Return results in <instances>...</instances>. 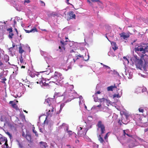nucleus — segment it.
I'll use <instances>...</instances> for the list:
<instances>
[{"instance_id":"1","label":"nucleus","mask_w":148,"mask_h":148,"mask_svg":"<svg viewBox=\"0 0 148 148\" xmlns=\"http://www.w3.org/2000/svg\"><path fill=\"white\" fill-rule=\"evenodd\" d=\"M97 126L98 129H100L101 135H102L105 133V127L101 121H98L97 125Z\"/></svg>"},{"instance_id":"2","label":"nucleus","mask_w":148,"mask_h":148,"mask_svg":"<svg viewBox=\"0 0 148 148\" xmlns=\"http://www.w3.org/2000/svg\"><path fill=\"white\" fill-rule=\"evenodd\" d=\"M134 60L136 67L141 69L143 66V60L139 59H134Z\"/></svg>"},{"instance_id":"3","label":"nucleus","mask_w":148,"mask_h":148,"mask_svg":"<svg viewBox=\"0 0 148 148\" xmlns=\"http://www.w3.org/2000/svg\"><path fill=\"white\" fill-rule=\"evenodd\" d=\"M144 46H143L142 45L139 44L137 47H136L135 48V51L136 52L137 51H141L143 54V51H144Z\"/></svg>"},{"instance_id":"4","label":"nucleus","mask_w":148,"mask_h":148,"mask_svg":"<svg viewBox=\"0 0 148 148\" xmlns=\"http://www.w3.org/2000/svg\"><path fill=\"white\" fill-rule=\"evenodd\" d=\"M119 35L121 37H122L124 40H126L130 37V35L129 34H126V33L124 32H123L119 34Z\"/></svg>"},{"instance_id":"5","label":"nucleus","mask_w":148,"mask_h":148,"mask_svg":"<svg viewBox=\"0 0 148 148\" xmlns=\"http://www.w3.org/2000/svg\"><path fill=\"white\" fill-rule=\"evenodd\" d=\"M54 108L52 105H49L48 106L47 110V114L49 115L50 114V112H53L54 111Z\"/></svg>"},{"instance_id":"6","label":"nucleus","mask_w":148,"mask_h":148,"mask_svg":"<svg viewBox=\"0 0 148 148\" xmlns=\"http://www.w3.org/2000/svg\"><path fill=\"white\" fill-rule=\"evenodd\" d=\"M68 15L69 16V18H67V20L70 19H71L75 18V15L74 14L73 11H70L68 13Z\"/></svg>"},{"instance_id":"7","label":"nucleus","mask_w":148,"mask_h":148,"mask_svg":"<svg viewBox=\"0 0 148 148\" xmlns=\"http://www.w3.org/2000/svg\"><path fill=\"white\" fill-rule=\"evenodd\" d=\"M5 26L3 25L0 26V33L2 34L3 35L5 34Z\"/></svg>"},{"instance_id":"8","label":"nucleus","mask_w":148,"mask_h":148,"mask_svg":"<svg viewBox=\"0 0 148 148\" xmlns=\"http://www.w3.org/2000/svg\"><path fill=\"white\" fill-rule=\"evenodd\" d=\"M58 14L57 13L53 12H50L48 14V16L49 17H55V16H58Z\"/></svg>"},{"instance_id":"9","label":"nucleus","mask_w":148,"mask_h":148,"mask_svg":"<svg viewBox=\"0 0 148 148\" xmlns=\"http://www.w3.org/2000/svg\"><path fill=\"white\" fill-rule=\"evenodd\" d=\"M133 140V142L131 141L129 145V147L130 148H132L136 146L135 143L136 142V140L134 139Z\"/></svg>"},{"instance_id":"10","label":"nucleus","mask_w":148,"mask_h":148,"mask_svg":"<svg viewBox=\"0 0 148 148\" xmlns=\"http://www.w3.org/2000/svg\"><path fill=\"white\" fill-rule=\"evenodd\" d=\"M146 52H148V46L145 47H144L143 54H142L140 56L142 58H143L146 55V54L145 55Z\"/></svg>"},{"instance_id":"11","label":"nucleus","mask_w":148,"mask_h":148,"mask_svg":"<svg viewBox=\"0 0 148 148\" xmlns=\"http://www.w3.org/2000/svg\"><path fill=\"white\" fill-rule=\"evenodd\" d=\"M25 32L27 33H29L31 32H37V29L36 27H34L33 29H31L30 30H28L25 29Z\"/></svg>"},{"instance_id":"12","label":"nucleus","mask_w":148,"mask_h":148,"mask_svg":"<svg viewBox=\"0 0 148 148\" xmlns=\"http://www.w3.org/2000/svg\"><path fill=\"white\" fill-rule=\"evenodd\" d=\"M62 76V74L59 73L58 71H56L55 73L54 76V77H60L61 79V76Z\"/></svg>"},{"instance_id":"13","label":"nucleus","mask_w":148,"mask_h":148,"mask_svg":"<svg viewBox=\"0 0 148 148\" xmlns=\"http://www.w3.org/2000/svg\"><path fill=\"white\" fill-rule=\"evenodd\" d=\"M39 143L42 145V147L45 148L47 147V144L45 142L41 141Z\"/></svg>"},{"instance_id":"14","label":"nucleus","mask_w":148,"mask_h":148,"mask_svg":"<svg viewBox=\"0 0 148 148\" xmlns=\"http://www.w3.org/2000/svg\"><path fill=\"white\" fill-rule=\"evenodd\" d=\"M68 128H67L66 129V130L67 131V132L68 133V135L69 137H71V136L73 134L76 135L75 134L74 132H72L71 131L68 130Z\"/></svg>"},{"instance_id":"15","label":"nucleus","mask_w":148,"mask_h":148,"mask_svg":"<svg viewBox=\"0 0 148 148\" xmlns=\"http://www.w3.org/2000/svg\"><path fill=\"white\" fill-rule=\"evenodd\" d=\"M116 88V86H108L107 88V89L108 91H112L113 89L114 88Z\"/></svg>"},{"instance_id":"16","label":"nucleus","mask_w":148,"mask_h":148,"mask_svg":"<svg viewBox=\"0 0 148 148\" xmlns=\"http://www.w3.org/2000/svg\"><path fill=\"white\" fill-rule=\"evenodd\" d=\"M102 136V135H99V137L98 140L101 143H103L104 142V141L103 140V138L101 136Z\"/></svg>"},{"instance_id":"17","label":"nucleus","mask_w":148,"mask_h":148,"mask_svg":"<svg viewBox=\"0 0 148 148\" xmlns=\"http://www.w3.org/2000/svg\"><path fill=\"white\" fill-rule=\"evenodd\" d=\"M19 52L21 55H22V53L24 52V51L22 49L21 46H20L18 47Z\"/></svg>"},{"instance_id":"18","label":"nucleus","mask_w":148,"mask_h":148,"mask_svg":"<svg viewBox=\"0 0 148 148\" xmlns=\"http://www.w3.org/2000/svg\"><path fill=\"white\" fill-rule=\"evenodd\" d=\"M11 106L13 108L16 110H18V109L17 106L15 103L12 104L11 105Z\"/></svg>"},{"instance_id":"19","label":"nucleus","mask_w":148,"mask_h":148,"mask_svg":"<svg viewBox=\"0 0 148 148\" xmlns=\"http://www.w3.org/2000/svg\"><path fill=\"white\" fill-rule=\"evenodd\" d=\"M35 127L33 126L32 127V131L35 134V135L37 136H38V134L37 132L36 131V130H35Z\"/></svg>"},{"instance_id":"20","label":"nucleus","mask_w":148,"mask_h":148,"mask_svg":"<svg viewBox=\"0 0 148 148\" xmlns=\"http://www.w3.org/2000/svg\"><path fill=\"white\" fill-rule=\"evenodd\" d=\"M26 138L28 141H30L31 140V136L29 135H27L26 136Z\"/></svg>"},{"instance_id":"21","label":"nucleus","mask_w":148,"mask_h":148,"mask_svg":"<svg viewBox=\"0 0 148 148\" xmlns=\"http://www.w3.org/2000/svg\"><path fill=\"white\" fill-rule=\"evenodd\" d=\"M45 104H47L48 105V106L50 105H51L50 103V100L48 99H46L45 100Z\"/></svg>"},{"instance_id":"22","label":"nucleus","mask_w":148,"mask_h":148,"mask_svg":"<svg viewBox=\"0 0 148 148\" xmlns=\"http://www.w3.org/2000/svg\"><path fill=\"white\" fill-rule=\"evenodd\" d=\"M3 140H4V141L5 142V145L6 146V147L5 148H8V145L7 143V138H3Z\"/></svg>"},{"instance_id":"23","label":"nucleus","mask_w":148,"mask_h":148,"mask_svg":"<svg viewBox=\"0 0 148 148\" xmlns=\"http://www.w3.org/2000/svg\"><path fill=\"white\" fill-rule=\"evenodd\" d=\"M60 42L61 44V47L64 50H65V48L64 47V42H62V41H60Z\"/></svg>"},{"instance_id":"24","label":"nucleus","mask_w":148,"mask_h":148,"mask_svg":"<svg viewBox=\"0 0 148 148\" xmlns=\"http://www.w3.org/2000/svg\"><path fill=\"white\" fill-rule=\"evenodd\" d=\"M51 82H49V84L48 83H46V82H42V85L44 86H49V84Z\"/></svg>"},{"instance_id":"25","label":"nucleus","mask_w":148,"mask_h":148,"mask_svg":"<svg viewBox=\"0 0 148 148\" xmlns=\"http://www.w3.org/2000/svg\"><path fill=\"white\" fill-rule=\"evenodd\" d=\"M19 60H20V62L21 63H24V62H23V57H22V55H21L20 58L19 59Z\"/></svg>"},{"instance_id":"26","label":"nucleus","mask_w":148,"mask_h":148,"mask_svg":"<svg viewBox=\"0 0 148 148\" xmlns=\"http://www.w3.org/2000/svg\"><path fill=\"white\" fill-rule=\"evenodd\" d=\"M14 35V34L13 33H9V34L8 36V37L10 39H12V38L13 36Z\"/></svg>"},{"instance_id":"27","label":"nucleus","mask_w":148,"mask_h":148,"mask_svg":"<svg viewBox=\"0 0 148 148\" xmlns=\"http://www.w3.org/2000/svg\"><path fill=\"white\" fill-rule=\"evenodd\" d=\"M0 79H1V82L3 83H5V82L6 80V79L5 78H0Z\"/></svg>"},{"instance_id":"28","label":"nucleus","mask_w":148,"mask_h":148,"mask_svg":"<svg viewBox=\"0 0 148 148\" xmlns=\"http://www.w3.org/2000/svg\"><path fill=\"white\" fill-rule=\"evenodd\" d=\"M65 104L64 103H62L61 104L60 106V109L59 111L60 112L62 110V108L64 107V106H65Z\"/></svg>"},{"instance_id":"29","label":"nucleus","mask_w":148,"mask_h":148,"mask_svg":"<svg viewBox=\"0 0 148 148\" xmlns=\"http://www.w3.org/2000/svg\"><path fill=\"white\" fill-rule=\"evenodd\" d=\"M113 98L117 97V98H119L120 97V95H119V94H115L113 95Z\"/></svg>"},{"instance_id":"30","label":"nucleus","mask_w":148,"mask_h":148,"mask_svg":"<svg viewBox=\"0 0 148 148\" xmlns=\"http://www.w3.org/2000/svg\"><path fill=\"white\" fill-rule=\"evenodd\" d=\"M7 30L9 31V33H12L13 32L12 28V27H10L7 29Z\"/></svg>"},{"instance_id":"31","label":"nucleus","mask_w":148,"mask_h":148,"mask_svg":"<svg viewBox=\"0 0 148 148\" xmlns=\"http://www.w3.org/2000/svg\"><path fill=\"white\" fill-rule=\"evenodd\" d=\"M15 47V44H14V43H13V44H12V47H10L9 48V49H8L9 50V51H10V52H11V50L14 47Z\"/></svg>"},{"instance_id":"32","label":"nucleus","mask_w":148,"mask_h":148,"mask_svg":"<svg viewBox=\"0 0 148 148\" xmlns=\"http://www.w3.org/2000/svg\"><path fill=\"white\" fill-rule=\"evenodd\" d=\"M109 41L110 42L111 44L112 45L114 46H116V44L115 42H113V41H111L110 40Z\"/></svg>"},{"instance_id":"33","label":"nucleus","mask_w":148,"mask_h":148,"mask_svg":"<svg viewBox=\"0 0 148 148\" xmlns=\"http://www.w3.org/2000/svg\"><path fill=\"white\" fill-rule=\"evenodd\" d=\"M109 133V132L107 133L105 136L104 137V139L105 140H106V139H107L108 138V133Z\"/></svg>"},{"instance_id":"34","label":"nucleus","mask_w":148,"mask_h":148,"mask_svg":"<svg viewBox=\"0 0 148 148\" xmlns=\"http://www.w3.org/2000/svg\"><path fill=\"white\" fill-rule=\"evenodd\" d=\"M139 111L140 112L143 113L144 111V110L142 108H139L138 109Z\"/></svg>"},{"instance_id":"35","label":"nucleus","mask_w":148,"mask_h":148,"mask_svg":"<svg viewBox=\"0 0 148 148\" xmlns=\"http://www.w3.org/2000/svg\"><path fill=\"white\" fill-rule=\"evenodd\" d=\"M93 2H99L101 3V2L99 0H90Z\"/></svg>"},{"instance_id":"36","label":"nucleus","mask_w":148,"mask_h":148,"mask_svg":"<svg viewBox=\"0 0 148 148\" xmlns=\"http://www.w3.org/2000/svg\"><path fill=\"white\" fill-rule=\"evenodd\" d=\"M18 145L21 148H22L23 147V144L22 143L18 142Z\"/></svg>"},{"instance_id":"37","label":"nucleus","mask_w":148,"mask_h":148,"mask_svg":"<svg viewBox=\"0 0 148 148\" xmlns=\"http://www.w3.org/2000/svg\"><path fill=\"white\" fill-rule=\"evenodd\" d=\"M80 128L81 130H82V129H83V130H84L85 131H86V133H85V134H86V133L87 132V131L88 130L86 129V128H83L82 127H80Z\"/></svg>"},{"instance_id":"38","label":"nucleus","mask_w":148,"mask_h":148,"mask_svg":"<svg viewBox=\"0 0 148 148\" xmlns=\"http://www.w3.org/2000/svg\"><path fill=\"white\" fill-rule=\"evenodd\" d=\"M87 57H88V58L87 59H86V58H85L83 57V58L84 60L85 61H86L88 60L89 59V56L87 55Z\"/></svg>"},{"instance_id":"39","label":"nucleus","mask_w":148,"mask_h":148,"mask_svg":"<svg viewBox=\"0 0 148 148\" xmlns=\"http://www.w3.org/2000/svg\"><path fill=\"white\" fill-rule=\"evenodd\" d=\"M112 49L114 50L115 51V50H116V49L118 48L116 47V46H114L113 47H112Z\"/></svg>"},{"instance_id":"40","label":"nucleus","mask_w":148,"mask_h":148,"mask_svg":"<svg viewBox=\"0 0 148 148\" xmlns=\"http://www.w3.org/2000/svg\"><path fill=\"white\" fill-rule=\"evenodd\" d=\"M123 58L125 60L127 61L128 62H129V61L127 59V58L125 57L124 56L123 57Z\"/></svg>"},{"instance_id":"41","label":"nucleus","mask_w":148,"mask_h":148,"mask_svg":"<svg viewBox=\"0 0 148 148\" xmlns=\"http://www.w3.org/2000/svg\"><path fill=\"white\" fill-rule=\"evenodd\" d=\"M125 130H123V135L124 136H125V135H126V134H126L125 132Z\"/></svg>"},{"instance_id":"42","label":"nucleus","mask_w":148,"mask_h":148,"mask_svg":"<svg viewBox=\"0 0 148 148\" xmlns=\"http://www.w3.org/2000/svg\"><path fill=\"white\" fill-rule=\"evenodd\" d=\"M40 1V3L41 4H43V5H44V6H45V3L44 2H43L42 1Z\"/></svg>"},{"instance_id":"43","label":"nucleus","mask_w":148,"mask_h":148,"mask_svg":"<svg viewBox=\"0 0 148 148\" xmlns=\"http://www.w3.org/2000/svg\"><path fill=\"white\" fill-rule=\"evenodd\" d=\"M30 76L32 77H34L35 76L34 74V73H32L30 74Z\"/></svg>"},{"instance_id":"44","label":"nucleus","mask_w":148,"mask_h":148,"mask_svg":"<svg viewBox=\"0 0 148 148\" xmlns=\"http://www.w3.org/2000/svg\"><path fill=\"white\" fill-rule=\"evenodd\" d=\"M30 2V1L29 0H25L24 1V3H29Z\"/></svg>"},{"instance_id":"45","label":"nucleus","mask_w":148,"mask_h":148,"mask_svg":"<svg viewBox=\"0 0 148 148\" xmlns=\"http://www.w3.org/2000/svg\"><path fill=\"white\" fill-rule=\"evenodd\" d=\"M87 2L88 3H89L90 5H92V3L89 0H87Z\"/></svg>"},{"instance_id":"46","label":"nucleus","mask_w":148,"mask_h":148,"mask_svg":"<svg viewBox=\"0 0 148 148\" xmlns=\"http://www.w3.org/2000/svg\"><path fill=\"white\" fill-rule=\"evenodd\" d=\"M101 93V92L99 91H97L95 93V94L96 95L97 94H100Z\"/></svg>"},{"instance_id":"47","label":"nucleus","mask_w":148,"mask_h":148,"mask_svg":"<svg viewBox=\"0 0 148 148\" xmlns=\"http://www.w3.org/2000/svg\"><path fill=\"white\" fill-rule=\"evenodd\" d=\"M69 0H67L66 2V3L68 4V5H70L71 4L69 2Z\"/></svg>"},{"instance_id":"48","label":"nucleus","mask_w":148,"mask_h":148,"mask_svg":"<svg viewBox=\"0 0 148 148\" xmlns=\"http://www.w3.org/2000/svg\"><path fill=\"white\" fill-rule=\"evenodd\" d=\"M103 66H105L106 67L108 68L109 69H110V67H109V66H107L104 65Z\"/></svg>"},{"instance_id":"49","label":"nucleus","mask_w":148,"mask_h":148,"mask_svg":"<svg viewBox=\"0 0 148 148\" xmlns=\"http://www.w3.org/2000/svg\"><path fill=\"white\" fill-rule=\"evenodd\" d=\"M3 138H5V137L4 138L1 137L0 138V139H1L0 141H4V140H3Z\"/></svg>"},{"instance_id":"50","label":"nucleus","mask_w":148,"mask_h":148,"mask_svg":"<svg viewBox=\"0 0 148 148\" xmlns=\"http://www.w3.org/2000/svg\"><path fill=\"white\" fill-rule=\"evenodd\" d=\"M105 99L104 98H102V99H100V101H101V102H102V101H104V100H105Z\"/></svg>"},{"instance_id":"51","label":"nucleus","mask_w":148,"mask_h":148,"mask_svg":"<svg viewBox=\"0 0 148 148\" xmlns=\"http://www.w3.org/2000/svg\"><path fill=\"white\" fill-rule=\"evenodd\" d=\"M77 57H78L79 58H82V57H83V56L82 55H81L80 54H79L77 56Z\"/></svg>"},{"instance_id":"52","label":"nucleus","mask_w":148,"mask_h":148,"mask_svg":"<svg viewBox=\"0 0 148 148\" xmlns=\"http://www.w3.org/2000/svg\"><path fill=\"white\" fill-rule=\"evenodd\" d=\"M7 134L10 137H11V135L10 134V133L8 132H7Z\"/></svg>"},{"instance_id":"53","label":"nucleus","mask_w":148,"mask_h":148,"mask_svg":"<svg viewBox=\"0 0 148 148\" xmlns=\"http://www.w3.org/2000/svg\"><path fill=\"white\" fill-rule=\"evenodd\" d=\"M126 135H127L129 137H132V135H129L128 134H126Z\"/></svg>"},{"instance_id":"54","label":"nucleus","mask_w":148,"mask_h":148,"mask_svg":"<svg viewBox=\"0 0 148 148\" xmlns=\"http://www.w3.org/2000/svg\"><path fill=\"white\" fill-rule=\"evenodd\" d=\"M66 124L64 123H63L61 125L63 127L64 126L66 125Z\"/></svg>"},{"instance_id":"55","label":"nucleus","mask_w":148,"mask_h":148,"mask_svg":"<svg viewBox=\"0 0 148 148\" xmlns=\"http://www.w3.org/2000/svg\"><path fill=\"white\" fill-rule=\"evenodd\" d=\"M3 65V63L1 62L0 61V66H2Z\"/></svg>"},{"instance_id":"56","label":"nucleus","mask_w":148,"mask_h":148,"mask_svg":"<svg viewBox=\"0 0 148 148\" xmlns=\"http://www.w3.org/2000/svg\"><path fill=\"white\" fill-rule=\"evenodd\" d=\"M63 126L62 125H60V126L59 127V129H62V128H63Z\"/></svg>"},{"instance_id":"57","label":"nucleus","mask_w":148,"mask_h":148,"mask_svg":"<svg viewBox=\"0 0 148 148\" xmlns=\"http://www.w3.org/2000/svg\"><path fill=\"white\" fill-rule=\"evenodd\" d=\"M148 131V128L145 129L144 130V131L145 132H146Z\"/></svg>"},{"instance_id":"58","label":"nucleus","mask_w":148,"mask_h":148,"mask_svg":"<svg viewBox=\"0 0 148 148\" xmlns=\"http://www.w3.org/2000/svg\"><path fill=\"white\" fill-rule=\"evenodd\" d=\"M13 101H10L9 102V103L10 104H13Z\"/></svg>"},{"instance_id":"59","label":"nucleus","mask_w":148,"mask_h":148,"mask_svg":"<svg viewBox=\"0 0 148 148\" xmlns=\"http://www.w3.org/2000/svg\"><path fill=\"white\" fill-rule=\"evenodd\" d=\"M15 31L16 32L17 34H18V32L17 29L16 28H15Z\"/></svg>"},{"instance_id":"60","label":"nucleus","mask_w":148,"mask_h":148,"mask_svg":"<svg viewBox=\"0 0 148 148\" xmlns=\"http://www.w3.org/2000/svg\"><path fill=\"white\" fill-rule=\"evenodd\" d=\"M21 68L24 69V68H25V66H22L21 67Z\"/></svg>"},{"instance_id":"61","label":"nucleus","mask_w":148,"mask_h":148,"mask_svg":"<svg viewBox=\"0 0 148 148\" xmlns=\"http://www.w3.org/2000/svg\"><path fill=\"white\" fill-rule=\"evenodd\" d=\"M138 58V57L137 56H134V59H136Z\"/></svg>"},{"instance_id":"62","label":"nucleus","mask_w":148,"mask_h":148,"mask_svg":"<svg viewBox=\"0 0 148 148\" xmlns=\"http://www.w3.org/2000/svg\"><path fill=\"white\" fill-rule=\"evenodd\" d=\"M14 25H16V21L14 20Z\"/></svg>"},{"instance_id":"63","label":"nucleus","mask_w":148,"mask_h":148,"mask_svg":"<svg viewBox=\"0 0 148 148\" xmlns=\"http://www.w3.org/2000/svg\"><path fill=\"white\" fill-rule=\"evenodd\" d=\"M101 106V105L100 104L98 105H97V107H100Z\"/></svg>"},{"instance_id":"64","label":"nucleus","mask_w":148,"mask_h":148,"mask_svg":"<svg viewBox=\"0 0 148 148\" xmlns=\"http://www.w3.org/2000/svg\"><path fill=\"white\" fill-rule=\"evenodd\" d=\"M59 49L60 50H62V49H61V47L60 46H59Z\"/></svg>"}]
</instances>
